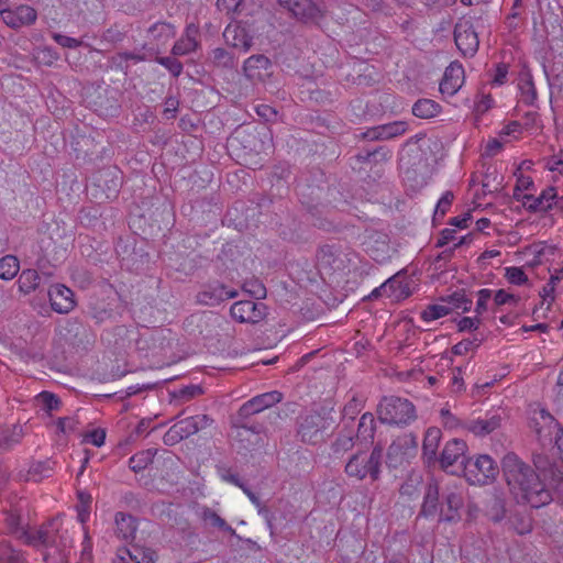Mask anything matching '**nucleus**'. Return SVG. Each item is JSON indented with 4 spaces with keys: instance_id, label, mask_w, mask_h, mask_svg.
Segmentation results:
<instances>
[{
    "instance_id": "nucleus-1",
    "label": "nucleus",
    "mask_w": 563,
    "mask_h": 563,
    "mask_svg": "<svg viewBox=\"0 0 563 563\" xmlns=\"http://www.w3.org/2000/svg\"><path fill=\"white\" fill-rule=\"evenodd\" d=\"M503 471L515 497L531 507L545 506L554 496L563 503V475L553 467L536 474L517 455L509 453L503 460Z\"/></svg>"
},
{
    "instance_id": "nucleus-2",
    "label": "nucleus",
    "mask_w": 563,
    "mask_h": 563,
    "mask_svg": "<svg viewBox=\"0 0 563 563\" xmlns=\"http://www.w3.org/2000/svg\"><path fill=\"white\" fill-rule=\"evenodd\" d=\"M11 533L27 545L42 551L43 561L47 563H65L69 553L73 540L68 531L63 529L62 518H55L38 530L26 529L18 509H12L5 518Z\"/></svg>"
},
{
    "instance_id": "nucleus-3",
    "label": "nucleus",
    "mask_w": 563,
    "mask_h": 563,
    "mask_svg": "<svg viewBox=\"0 0 563 563\" xmlns=\"http://www.w3.org/2000/svg\"><path fill=\"white\" fill-rule=\"evenodd\" d=\"M463 507L464 488L461 484L431 482L426 486L420 515L439 522L455 523L461 519Z\"/></svg>"
},
{
    "instance_id": "nucleus-4",
    "label": "nucleus",
    "mask_w": 563,
    "mask_h": 563,
    "mask_svg": "<svg viewBox=\"0 0 563 563\" xmlns=\"http://www.w3.org/2000/svg\"><path fill=\"white\" fill-rule=\"evenodd\" d=\"M530 428L539 441L554 442L560 450L563 449V429L544 408L538 407L531 411Z\"/></svg>"
},
{
    "instance_id": "nucleus-5",
    "label": "nucleus",
    "mask_w": 563,
    "mask_h": 563,
    "mask_svg": "<svg viewBox=\"0 0 563 563\" xmlns=\"http://www.w3.org/2000/svg\"><path fill=\"white\" fill-rule=\"evenodd\" d=\"M379 420L388 424H406L413 420L415 408L407 399L384 398L378 406Z\"/></svg>"
},
{
    "instance_id": "nucleus-6",
    "label": "nucleus",
    "mask_w": 563,
    "mask_h": 563,
    "mask_svg": "<svg viewBox=\"0 0 563 563\" xmlns=\"http://www.w3.org/2000/svg\"><path fill=\"white\" fill-rule=\"evenodd\" d=\"M497 474L498 466L487 454L470 457L464 463V475L471 484H489L496 478Z\"/></svg>"
},
{
    "instance_id": "nucleus-7",
    "label": "nucleus",
    "mask_w": 563,
    "mask_h": 563,
    "mask_svg": "<svg viewBox=\"0 0 563 563\" xmlns=\"http://www.w3.org/2000/svg\"><path fill=\"white\" fill-rule=\"evenodd\" d=\"M211 419L207 415H198L185 418L172 426L164 434V443L175 445L183 439H186L199 430L207 428L211 423Z\"/></svg>"
},
{
    "instance_id": "nucleus-8",
    "label": "nucleus",
    "mask_w": 563,
    "mask_h": 563,
    "mask_svg": "<svg viewBox=\"0 0 563 563\" xmlns=\"http://www.w3.org/2000/svg\"><path fill=\"white\" fill-rule=\"evenodd\" d=\"M380 450H374L372 453L362 452L353 455L345 466L349 476L363 479L369 475L373 479L377 478L380 461Z\"/></svg>"
},
{
    "instance_id": "nucleus-9",
    "label": "nucleus",
    "mask_w": 563,
    "mask_h": 563,
    "mask_svg": "<svg viewBox=\"0 0 563 563\" xmlns=\"http://www.w3.org/2000/svg\"><path fill=\"white\" fill-rule=\"evenodd\" d=\"M331 421L325 416L311 412L302 416L299 421L298 435L302 442L316 444L323 440Z\"/></svg>"
},
{
    "instance_id": "nucleus-10",
    "label": "nucleus",
    "mask_w": 563,
    "mask_h": 563,
    "mask_svg": "<svg viewBox=\"0 0 563 563\" xmlns=\"http://www.w3.org/2000/svg\"><path fill=\"white\" fill-rule=\"evenodd\" d=\"M277 2L303 23H314L322 15L320 3L314 0H277Z\"/></svg>"
},
{
    "instance_id": "nucleus-11",
    "label": "nucleus",
    "mask_w": 563,
    "mask_h": 563,
    "mask_svg": "<svg viewBox=\"0 0 563 563\" xmlns=\"http://www.w3.org/2000/svg\"><path fill=\"white\" fill-rule=\"evenodd\" d=\"M365 252L377 263H384L391 256L389 236L384 232L371 231L363 242Z\"/></svg>"
},
{
    "instance_id": "nucleus-12",
    "label": "nucleus",
    "mask_w": 563,
    "mask_h": 563,
    "mask_svg": "<svg viewBox=\"0 0 563 563\" xmlns=\"http://www.w3.org/2000/svg\"><path fill=\"white\" fill-rule=\"evenodd\" d=\"M231 316L239 322L257 323L266 316V306L251 300H241L232 305Z\"/></svg>"
},
{
    "instance_id": "nucleus-13",
    "label": "nucleus",
    "mask_w": 563,
    "mask_h": 563,
    "mask_svg": "<svg viewBox=\"0 0 563 563\" xmlns=\"http://www.w3.org/2000/svg\"><path fill=\"white\" fill-rule=\"evenodd\" d=\"M48 297L52 309L57 313H69L76 306L73 290L62 284L51 286Z\"/></svg>"
},
{
    "instance_id": "nucleus-14",
    "label": "nucleus",
    "mask_w": 563,
    "mask_h": 563,
    "mask_svg": "<svg viewBox=\"0 0 563 563\" xmlns=\"http://www.w3.org/2000/svg\"><path fill=\"white\" fill-rule=\"evenodd\" d=\"M464 68L461 64L454 62L451 63L443 75L440 82V91L443 95L453 96L455 95L464 84Z\"/></svg>"
},
{
    "instance_id": "nucleus-15",
    "label": "nucleus",
    "mask_w": 563,
    "mask_h": 563,
    "mask_svg": "<svg viewBox=\"0 0 563 563\" xmlns=\"http://www.w3.org/2000/svg\"><path fill=\"white\" fill-rule=\"evenodd\" d=\"M36 20V11L30 5H18L2 12V21L12 29L30 25Z\"/></svg>"
},
{
    "instance_id": "nucleus-16",
    "label": "nucleus",
    "mask_w": 563,
    "mask_h": 563,
    "mask_svg": "<svg viewBox=\"0 0 563 563\" xmlns=\"http://www.w3.org/2000/svg\"><path fill=\"white\" fill-rule=\"evenodd\" d=\"M466 452L467 444L465 441L460 439L448 441L440 456L441 467L448 471L451 466H454L460 459L464 457Z\"/></svg>"
},
{
    "instance_id": "nucleus-17",
    "label": "nucleus",
    "mask_w": 563,
    "mask_h": 563,
    "mask_svg": "<svg viewBox=\"0 0 563 563\" xmlns=\"http://www.w3.org/2000/svg\"><path fill=\"white\" fill-rule=\"evenodd\" d=\"M500 416L490 415L466 421L464 430L473 433L475 437H485L497 430L500 427Z\"/></svg>"
},
{
    "instance_id": "nucleus-18",
    "label": "nucleus",
    "mask_w": 563,
    "mask_h": 563,
    "mask_svg": "<svg viewBox=\"0 0 563 563\" xmlns=\"http://www.w3.org/2000/svg\"><path fill=\"white\" fill-rule=\"evenodd\" d=\"M113 563H154V552L139 545L122 548Z\"/></svg>"
},
{
    "instance_id": "nucleus-19",
    "label": "nucleus",
    "mask_w": 563,
    "mask_h": 563,
    "mask_svg": "<svg viewBox=\"0 0 563 563\" xmlns=\"http://www.w3.org/2000/svg\"><path fill=\"white\" fill-rule=\"evenodd\" d=\"M556 198V191L554 188L549 187L544 189L540 196L533 197L529 194H523L521 200L523 205L532 211L542 212L551 209Z\"/></svg>"
},
{
    "instance_id": "nucleus-20",
    "label": "nucleus",
    "mask_w": 563,
    "mask_h": 563,
    "mask_svg": "<svg viewBox=\"0 0 563 563\" xmlns=\"http://www.w3.org/2000/svg\"><path fill=\"white\" fill-rule=\"evenodd\" d=\"M413 442L409 437L396 439L388 448L387 463L389 466L396 467L400 465L409 455Z\"/></svg>"
},
{
    "instance_id": "nucleus-21",
    "label": "nucleus",
    "mask_w": 563,
    "mask_h": 563,
    "mask_svg": "<svg viewBox=\"0 0 563 563\" xmlns=\"http://www.w3.org/2000/svg\"><path fill=\"white\" fill-rule=\"evenodd\" d=\"M282 400V394L278 391H269L258 395L242 406L245 415H254L269 408Z\"/></svg>"
},
{
    "instance_id": "nucleus-22",
    "label": "nucleus",
    "mask_w": 563,
    "mask_h": 563,
    "mask_svg": "<svg viewBox=\"0 0 563 563\" xmlns=\"http://www.w3.org/2000/svg\"><path fill=\"white\" fill-rule=\"evenodd\" d=\"M236 296L238 292L235 290H230L224 285L216 283L201 291L198 295V299L205 305H214Z\"/></svg>"
},
{
    "instance_id": "nucleus-23",
    "label": "nucleus",
    "mask_w": 563,
    "mask_h": 563,
    "mask_svg": "<svg viewBox=\"0 0 563 563\" xmlns=\"http://www.w3.org/2000/svg\"><path fill=\"white\" fill-rule=\"evenodd\" d=\"M269 60L263 55L251 56L244 63V73L252 80H263L268 75Z\"/></svg>"
},
{
    "instance_id": "nucleus-24",
    "label": "nucleus",
    "mask_w": 563,
    "mask_h": 563,
    "mask_svg": "<svg viewBox=\"0 0 563 563\" xmlns=\"http://www.w3.org/2000/svg\"><path fill=\"white\" fill-rule=\"evenodd\" d=\"M406 131L407 124L402 121H396L372 129L367 136L372 140H388L402 135Z\"/></svg>"
},
{
    "instance_id": "nucleus-25",
    "label": "nucleus",
    "mask_w": 563,
    "mask_h": 563,
    "mask_svg": "<svg viewBox=\"0 0 563 563\" xmlns=\"http://www.w3.org/2000/svg\"><path fill=\"white\" fill-rule=\"evenodd\" d=\"M441 438L442 433L439 428L431 427L426 431L422 449L424 456L429 461L435 460Z\"/></svg>"
},
{
    "instance_id": "nucleus-26",
    "label": "nucleus",
    "mask_w": 563,
    "mask_h": 563,
    "mask_svg": "<svg viewBox=\"0 0 563 563\" xmlns=\"http://www.w3.org/2000/svg\"><path fill=\"white\" fill-rule=\"evenodd\" d=\"M517 86L522 101L526 103H532L537 97V91L529 70L522 69L520 71Z\"/></svg>"
},
{
    "instance_id": "nucleus-27",
    "label": "nucleus",
    "mask_w": 563,
    "mask_h": 563,
    "mask_svg": "<svg viewBox=\"0 0 563 563\" xmlns=\"http://www.w3.org/2000/svg\"><path fill=\"white\" fill-rule=\"evenodd\" d=\"M136 531V525L135 520L132 516L119 512L115 516V532L117 534L128 540L130 538H133L134 533Z\"/></svg>"
},
{
    "instance_id": "nucleus-28",
    "label": "nucleus",
    "mask_w": 563,
    "mask_h": 563,
    "mask_svg": "<svg viewBox=\"0 0 563 563\" xmlns=\"http://www.w3.org/2000/svg\"><path fill=\"white\" fill-rule=\"evenodd\" d=\"M449 313H451V307H449L448 303H445V301L442 298L439 302L430 305L427 308H424L421 311L420 317L423 321L431 322L442 317H445Z\"/></svg>"
},
{
    "instance_id": "nucleus-29",
    "label": "nucleus",
    "mask_w": 563,
    "mask_h": 563,
    "mask_svg": "<svg viewBox=\"0 0 563 563\" xmlns=\"http://www.w3.org/2000/svg\"><path fill=\"white\" fill-rule=\"evenodd\" d=\"M440 112V106L430 99L418 100L412 107V113L422 119L435 117Z\"/></svg>"
},
{
    "instance_id": "nucleus-30",
    "label": "nucleus",
    "mask_w": 563,
    "mask_h": 563,
    "mask_svg": "<svg viewBox=\"0 0 563 563\" xmlns=\"http://www.w3.org/2000/svg\"><path fill=\"white\" fill-rule=\"evenodd\" d=\"M40 275L35 269H24L19 279V290L23 294H30L40 285Z\"/></svg>"
},
{
    "instance_id": "nucleus-31",
    "label": "nucleus",
    "mask_w": 563,
    "mask_h": 563,
    "mask_svg": "<svg viewBox=\"0 0 563 563\" xmlns=\"http://www.w3.org/2000/svg\"><path fill=\"white\" fill-rule=\"evenodd\" d=\"M20 269L19 260L13 255H5L0 258V279H13Z\"/></svg>"
},
{
    "instance_id": "nucleus-32",
    "label": "nucleus",
    "mask_w": 563,
    "mask_h": 563,
    "mask_svg": "<svg viewBox=\"0 0 563 563\" xmlns=\"http://www.w3.org/2000/svg\"><path fill=\"white\" fill-rule=\"evenodd\" d=\"M0 563H26L23 554L9 542H0Z\"/></svg>"
},
{
    "instance_id": "nucleus-33",
    "label": "nucleus",
    "mask_w": 563,
    "mask_h": 563,
    "mask_svg": "<svg viewBox=\"0 0 563 563\" xmlns=\"http://www.w3.org/2000/svg\"><path fill=\"white\" fill-rule=\"evenodd\" d=\"M457 49L464 57H472L478 49V37H454Z\"/></svg>"
},
{
    "instance_id": "nucleus-34",
    "label": "nucleus",
    "mask_w": 563,
    "mask_h": 563,
    "mask_svg": "<svg viewBox=\"0 0 563 563\" xmlns=\"http://www.w3.org/2000/svg\"><path fill=\"white\" fill-rule=\"evenodd\" d=\"M445 303L451 307V312L455 310L468 311L472 307V300L466 298L463 292H454L451 296L443 298Z\"/></svg>"
},
{
    "instance_id": "nucleus-35",
    "label": "nucleus",
    "mask_w": 563,
    "mask_h": 563,
    "mask_svg": "<svg viewBox=\"0 0 563 563\" xmlns=\"http://www.w3.org/2000/svg\"><path fill=\"white\" fill-rule=\"evenodd\" d=\"M36 404L42 410L51 413L59 408L60 401L54 394L43 391L36 396Z\"/></svg>"
},
{
    "instance_id": "nucleus-36",
    "label": "nucleus",
    "mask_w": 563,
    "mask_h": 563,
    "mask_svg": "<svg viewBox=\"0 0 563 563\" xmlns=\"http://www.w3.org/2000/svg\"><path fill=\"white\" fill-rule=\"evenodd\" d=\"M153 459L154 452H152L151 450L139 452L130 459V467L134 472H140L146 468L147 465H150L153 462Z\"/></svg>"
},
{
    "instance_id": "nucleus-37",
    "label": "nucleus",
    "mask_w": 563,
    "mask_h": 563,
    "mask_svg": "<svg viewBox=\"0 0 563 563\" xmlns=\"http://www.w3.org/2000/svg\"><path fill=\"white\" fill-rule=\"evenodd\" d=\"M203 521L214 528H218L223 531L232 532V528L222 519L217 512L211 509H206L202 512Z\"/></svg>"
},
{
    "instance_id": "nucleus-38",
    "label": "nucleus",
    "mask_w": 563,
    "mask_h": 563,
    "mask_svg": "<svg viewBox=\"0 0 563 563\" xmlns=\"http://www.w3.org/2000/svg\"><path fill=\"white\" fill-rule=\"evenodd\" d=\"M505 278L512 285H525L528 283V276L521 267L509 266L505 268Z\"/></svg>"
},
{
    "instance_id": "nucleus-39",
    "label": "nucleus",
    "mask_w": 563,
    "mask_h": 563,
    "mask_svg": "<svg viewBox=\"0 0 563 563\" xmlns=\"http://www.w3.org/2000/svg\"><path fill=\"white\" fill-rule=\"evenodd\" d=\"M493 300L497 307L505 305L515 307L517 306L519 298L505 289H499L493 292Z\"/></svg>"
},
{
    "instance_id": "nucleus-40",
    "label": "nucleus",
    "mask_w": 563,
    "mask_h": 563,
    "mask_svg": "<svg viewBox=\"0 0 563 563\" xmlns=\"http://www.w3.org/2000/svg\"><path fill=\"white\" fill-rule=\"evenodd\" d=\"M197 47L196 37H179V40L173 46V53L175 55H185Z\"/></svg>"
},
{
    "instance_id": "nucleus-41",
    "label": "nucleus",
    "mask_w": 563,
    "mask_h": 563,
    "mask_svg": "<svg viewBox=\"0 0 563 563\" xmlns=\"http://www.w3.org/2000/svg\"><path fill=\"white\" fill-rule=\"evenodd\" d=\"M454 199V195L451 191H445L441 198L439 199L435 210H434V220L438 218H443L445 213L452 206Z\"/></svg>"
},
{
    "instance_id": "nucleus-42",
    "label": "nucleus",
    "mask_w": 563,
    "mask_h": 563,
    "mask_svg": "<svg viewBox=\"0 0 563 563\" xmlns=\"http://www.w3.org/2000/svg\"><path fill=\"white\" fill-rule=\"evenodd\" d=\"M441 422L445 429L449 430H457L460 428L464 429L465 422L463 423L459 418L450 412L449 409H441L440 411Z\"/></svg>"
},
{
    "instance_id": "nucleus-43",
    "label": "nucleus",
    "mask_w": 563,
    "mask_h": 563,
    "mask_svg": "<svg viewBox=\"0 0 563 563\" xmlns=\"http://www.w3.org/2000/svg\"><path fill=\"white\" fill-rule=\"evenodd\" d=\"M58 58V55L56 52H54L49 47H42L37 48L34 52V59L42 65H52L56 59Z\"/></svg>"
},
{
    "instance_id": "nucleus-44",
    "label": "nucleus",
    "mask_w": 563,
    "mask_h": 563,
    "mask_svg": "<svg viewBox=\"0 0 563 563\" xmlns=\"http://www.w3.org/2000/svg\"><path fill=\"white\" fill-rule=\"evenodd\" d=\"M554 292H555V287L552 286V284L547 283L542 287V289L540 291V297H541L540 309L550 310V308L555 299Z\"/></svg>"
},
{
    "instance_id": "nucleus-45",
    "label": "nucleus",
    "mask_w": 563,
    "mask_h": 563,
    "mask_svg": "<svg viewBox=\"0 0 563 563\" xmlns=\"http://www.w3.org/2000/svg\"><path fill=\"white\" fill-rule=\"evenodd\" d=\"M244 0H217V7L227 14H238L241 12Z\"/></svg>"
},
{
    "instance_id": "nucleus-46",
    "label": "nucleus",
    "mask_w": 563,
    "mask_h": 563,
    "mask_svg": "<svg viewBox=\"0 0 563 563\" xmlns=\"http://www.w3.org/2000/svg\"><path fill=\"white\" fill-rule=\"evenodd\" d=\"M493 298V290L488 288H483L477 291V302L475 312L477 314H482L487 310L488 301Z\"/></svg>"
},
{
    "instance_id": "nucleus-47",
    "label": "nucleus",
    "mask_w": 563,
    "mask_h": 563,
    "mask_svg": "<svg viewBox=\"0 0 563 563\" xmlns=\"http://www.w3.org/2000/svg\"><path fill=\"white\" fill-rule=\"evenodd\" d=\"M478 340L476 339H467V340H463L459 343H456L453 347H452V352L455 354V355H466L468 354L470 352H473L477 346H478Z\"/></svg>"
},
{
    "instance_id": "nucleus-48",
    "label": "nucleus",
    "mask_w": 563,
    "mask_h": 563,
    "mask_svg": "<svg viewBox=\"0 0 563 563\" xmlns=\"http://www.w3.org/2000/svg\"><path fill=\"white\" fill-rule=\"evenodd\" d=\"M21 438V428L14 427L10 430L0 431V445H11L15 443Z\"/></svg>"
},
{
    "instance_id": "nucleus-49",
    "label": "nucleus",
    "mask_w": 563,
    "mask_h": 563,
    "mask_svg": "<svg viewBox=\"0 0 563 563\" xmlns=\"http://www.w3.org/2000/svg\"><path fill=\"white\" fill-rule=\"evenodd\" d=\"M508 76V65L498 64L492 76V85L496 87H500L507 81Z\"/></svg>"
},
{
    "instance_id": "nucleus-50",
    "label": "nucleus",
    "mask_w": 563,
    "mask_h": 563,
    "mask_svg": "<svg viewBox=\"0 0 563 563\" xmlns=\"http://www.w3.org/2000/svg\"><path fill=\"white\" fill-rule=\"evenodd\" d=\"M51 467L48 463H36L30 470V475L33 481L37 482L44 477L49 476Z\"/></svg>"
},
{
    "instance_id": "nucleus-51",
    "label": "nucleus",
    "mask_w": 563,
    "mask_h": 563,
    "mask_svg": "<svg viewBox=\"0 0 563 563\" xmlns=\"http://www.w3.org/2000/svg\"><path fill=\"white\" fill-rule=\"evenodd\" d=\"M104 440H106V431L102 429L92 430V431L88 432L84 438L85 442L91 443L92 445L98 446V448H100L101 445L104 444Z\"/></svg>"
},
{
    "instance_id": "nucleus-52",
    "label": "nucleus",
    "mask_w": 563,
    "mask_h": 563,
    "mask_svg": "<svg viewBox=\"0 0 563 563\" xmlns=\"http://www.w3.org/2000/svg\"><path fill=\"white\" fill-rule=\"evenodd\" d=\"M373 422H374V418L372 415H363L361 420H360V426H358V432L364 437V438H372L373 437Z\"/></svg>"
},
{
    "instance_id": "nucleus-53",
    "label": "nucleus",
    "mask_w": 563,
    "mask_h": 563,
    "mask_svg": "<svg viewBox=\"0 0 563 563\" xmlns=\"http://www.w3.org/2000/svg\"><path fill=\"white\" fill-rule=\"evenodd\" d=\"M92 559V543L90 540V537L88 536L87 531L85 530V537L82 541V549L80 553V560L79 563H91Z\"/></svg>"
},
{
    "instance_id": "nucleus-54",
    "label": "nucleus",
    "mask_w": 563,
    "mask_h": 563,
    "mask_svg": "<svg viewBox=\"0 0 563 563\" xmlns=\"http://www.w3.org/2000/svg\"><path fill=\"white\" fill-rule=\"evenodd\" d=\"M243 289L257 298L264 297L266 292L265 287L257 280L244 283Z\"/></svg>"
},
{
    "instance_id": "nucleus-55",
    "label": "nucleus",
    "mask_w": 563,
    "mask_h": 563,
    "mask_svg": "<svg viewBox=\"0 0 563 563\" xmlns=\"http://www.w3.org/2000/svg\"><path fill=\"white\" fill-rule=\"evenodd\" d=\"M479 324L481 320L478 317H464L459 321L457 328L460 331H471L478 329Z\"/></svg>"
},
{
    "instance_id": "nucleus-56",
    "label": "nucleus",
    "mask_w": 563,
    "mask_h": 563,
    "mask_svg": "<svg viewBox=\"0 0 563 563\" xmlns=\"http://www.w3.org/2000/svg\"><path fill=\"white\" fill-rule=\"evenodd\" d=\"M400 282L396 278L388 279L385 284L382 285L380 290L388 296H393L398 298L404 292L401 291L399 295L395 294L396 289L400 287Z\"/></svg>"
},
{
    "instance_id": "nucleus-57",
    "label": "nucleus",
    "mask_w": 563,
    "mask_h": 563,
    "mask_svg": "<svg viewBox=\"0 0 563 563\" xmlns=\"http://www.w3.org/2000/svg\"><path fill=\"white\" fill-rule=\"evenodd\" d=\"M255 110L257 114L266 121H271L277 115L276 110L268 104H258Z\"/></svg>"
},
{
    "instance_id": "nucleus-58",
    "label": "nucleus",
    "mask_w": 563,
    "mask_h": 563,
    "mask_svg": "<svg viewBox=\"0 0 563 563\" xmlns=\"http://www.w3.org/2000/svg\"><path fill=\"white\" fill-rule=\"evenodd\" d=\"M353 446V439L351 435L340 437L335 442V452H345Z\"/></svg>"
},
{
    "instance_id": "nucleus-59",
    "label": "nucleus",
    "mask_w": 563,
    "mask_h": 563,
    "mask_svg": "<svg viewBox=\"0 0 563 563\" xmlns=\"http://www.w3.org/2000/svg\"><path fill=\"white\" fill-rule=\"evenodd\" d=\"M514 528L519 534H526L531 531L532 525L529 518H521L514 522Z\"/></svg>"
},
{
    "instance_id": "nucleus-60",
    "label": "nucleus",
    "mask_w": 563,
    "mask_h": 563,
    "mask_svg": "<svg viewBox=\"0 0 563 563\" xmlns=\"http://www.w3.org/2000/svg\"><path fill=\"white\" fill-rule=\"evenodd\" d=\"M159 62L166 66L173 75L178 76L181 73L183 66L179 62L168 57L162 58Z\"/></svg>"
},
{
    "instance_id": "nucleus-61",
    "label": "nucleus",
    "mask_w": 563,
    "mask_h": 563,
    "mask_svg": "<svg viewBox=\"0 0 563 563\" xmlns=\"http://www.w3.org/2000/svg\"><path fill=\"white\" fill-rule=\"evenodd\" d=\"M472 220V216L470 212H466L462 216L454 217L451 219L450 223L459 229H466L468 227V222Z\"/></svg>"
},
{
    "instance_id": "nucleus-62",
    "label": "nucleus",
    "mask_w": 563,
    "mask_h": 563,
    "mask_svg": "<svg viewBox=\"0 0 563 563\" xmlns=\"http://www.w3.org/2000/svg\"><path fill=\"white\" fill-rule=\"evenodd\" d=\"M503 147V143L498 139H493L487 142L485 154L488 156L496 155Z\"/></svg>"
},
{
    "instance_id": "nucleus-63",
    "label": "nucleus",
    "mask_w": 563,
    "mask_h": 563,
    "mask_svg": "<svg viewBox=\"0 0 563 563\" xmlns=\"http://www.w3.org/2000/svg\"><path fill=\"white\" fill-rule=\"evenodd\" d=\"M201 391L202 390L199 386H189V387L183 388L179 391V396L183 399L188 400V399L194 398L195 396L201 394Z\"/></svg>"
},
{
    "instance_id": "nucleus-64",
    "label": "nucleus",
    "mask_w": 563,
    "mask_h": 563,
    "mask_svg": "<svg viewBox=\"0 0 563 563\" xmlns=\"http://www.w3.org/2000/svg\"><path fill=\"white\" fill-rule=\"evenodd\" d=\"M533 185V181L528 176H520L517 179L516 191H527Z\"/></svg>"
}]
</instances>
